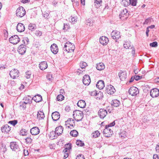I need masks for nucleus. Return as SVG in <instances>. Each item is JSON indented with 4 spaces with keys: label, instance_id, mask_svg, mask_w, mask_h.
<instances>
[{
    "label": "nucleus",
    "instance_id": "47",
    "mask_svg": "<svg viewBox=\"0 0 159 159\" xmlns=\"http://www.w3.org/2000/svg\"><path fill=\"white\" fill-rule=\"evenodd\" d=\"M21 9V11L20 12V14L22 13V15L20 14V17L24 16L26 14V11L24 7H22L20 6V9Z\"/></svg>",
    "mask_w": 159,
    "mask_h": 159
},
{
    "label": "nucleus",
    "instance_id": "37",
    "mask_svg": "<svg viewBox=\"0 0 159 159\" xmlns=\"http://www.w3.org/2000/svg\"><path fill=\"white\" fill-rule=\"evenodd\" d=\"M119 134L120 137L121 138H125L126 136V131L124 130H121Z\"/></svg>",
    "mask_w": 159,
    "mask_h": 159
},
{
    "label": "nucleus",
    "instance_id": "40",
    "mask_svg": "<svg viewBox=\"0 0 159 159\" xmlns=\"http://www.w3.org/2000/svg\"><path fill=\"white\" fill-rule=\"evenodd\" d=\"M76 143L77 145L80 147H82L84 145V143L83 141L79 140H76Z\"/></svg>",
    "mask_w": 159,
    "mask_h": 159
},
{
    "label": "nucleus",
    "instance_id": "49",
    "mask_svg": "<svg viewBox=\"0 0 159 159\" xmlns=\"http://www.w3.org/2000/svg\"><path fill=\"white\" fill-rule=\"evenodd\" d=\"M129 5L131 4L132 6H135L136 5L137 0H129Z\"/></svg>",
    "mask_w": 159,
    "mask_h": 159
},
{
    "label": "nucleus",
    "instance_id": "36",
    "mask_svg": "<svg viewBox=\"0 0 159 159\" xmlns=\"http://www.w3.org/2000/svg\"><path fill=\"white\" fill-rule=\"evenodd\" d=\"M100 135L99 132L98 131H96L94 132L92 134V135L93 138H95L98 137Z\"/></svg>",
    "mask_w": 159,
    "mask_h": 159
},
{
    "label": "nucleus",
    "instance_id": "60",
    "mask_svg": "<svg viewBox=\"0 0 159 159\" xmlns=\"http://www.w3.org/2000/svg\"><path fill=\"white\" fill-rule=\"evenodd\" d=\"M90 94L91 96H96L97 94V92L96 90L93 91L91 92Z\"/></svg>",
    "mask_w": 159,
    "mask_h": 159
},
{
    "label": "nucleus",
    "instance_id": "11",
    "mask_svg": "<svg viewBox=\"0 0 159 159\" xmlns=\"http://www.w3.org/2000/svg\"><path fill=\"white\" fill-rule=\"evenodd\" d=\"M10 147L13 151H14L16 152L19 151V146L16 142L11 143Z\"/></svg>",
    "mask_w": 159,
    "mask_h": 159
},
{
    "label": "nucleus",
    "instance_id": "15",
    "mask_svg": "<svg viewBox=\"0 0 159 159\" xmlns=\"http://www.w3.org/2000/svg\"><path fill=\"white\" fill-rule=\"evenodd\" d=\"M11 130V127L7 125H3L1 128V130L4 133H7Z\"/></svg>",
    "mask_w": 159,
    "mask_h": 159
},
{
    "label": "nucleus",
    "instance_id": "56",
    "mask_svg": "<svg viewBox=\"0 0 159 159\" xmlns=\"http://www.w3.org/2000/svg\"><path fill=\"white\" fill-rule=\"evenodd\" d=\"M35 34L37 36H40L42 35V33L39 30H36L35 32Z\"/></svg>",
    "mask_w": 159,
    "mask_h": 159
},
{
    "label": "nucleus",
    "instance_id": "34",
    "mask_svg": "<svg viewBox=\"0 0 159 159\" xmlns=\"http://www.w3.org/2000/svg\"><path fill=\"white\" fill-rule=\"evenodd\" d=\"M56 134L55 133V131H52L50 132L49 134L50 138L52 139H55L56 137H57V135H56Z\"/></svg>",
    "mask_w": 159,
    "mask_h": 159
},
{
    "label": "nucleus",
    "instance_id": "43",
    "mask_svg": "<svg viewBox=\"0 0 159 159\" xmlns=\"http://www.w3.org/2000/svg\"><path fill=\"white\" fill-rule=\"evenodd\" d=\"M27 131L25 129H22L20 130V135L22 136H25L27 135Z\"/></svg>",
    "mask_w": 159,
    "mask_h": 159
},
{
    "label": "nucleus",
    "instance_id": "46",
    "mask_svg": "<svg viewBox=\"0 0 159 159\" xmlns=\"http://www.w3.org/2000/svg\"><path fill=\"white\" fill-rule=\"evenodd\" d=\"M87 66V64L84 62H81L80 63V66L81 68L83 69L85 67Z\"/></svg>",
    "mask_w": 159,
    "mask_h": 159
},
{
    "label": "nucleus",
    "instance_id": "3",
    "mask_svg": "<svg viewBox=\"0 0 159 159\" xmlns=\"http://www.w3.org/2000/svg\"><path fill=\"white\" fill-rule=\"evenodd\" d=\"M9 75L11 78L16 79L19 76V71L17 69H13L10 72Z\"/></svg>",
    "mask_w": 159,
    "mask_h": 159
},
{
    "label": "nucleus",
    "instance_id": "48",
    "mask_svg": "<svg viewBox=\"0 0 159 159\" xmlns=\"http://www.w3.org/2000/svg\"><path fill=\"white\" fill-rule=\"evenodd\" d=\"M9 124H10L13 126H15L17 123V120H11L8 122Z\"/></svg>",
    "mask_w": 159,
    "mask_h": 159
},
{
    "label": "nucleus",
    "instance_id": "28",
    "mask_svg": "<svg viewBox=\"0 0 159 159\" xmlns=\"http://www.w3.org/2000/svg\"><path fill=\"white\" fill-rule=\"evenodd\" d=\"M104 68V65L102 63H99L97 64L96 68L98 70H103Z\"/></svg>",
    "mask_w": 159,
    "mask_h": 159
},
{
    "label": "nucleus",
    "instance_id": "61",
    "mask_svg": "<svg viewBox=\"0 0 159 159\" xmlns=\"http://www.w3.org/2000/svg\"><path fill=\"white\" fill-rule=\"evenodd\" d=\"M115 124V121H113V122L110 123L108 125H106V126L109 127H112L114 126Z\"/></svg>",
    "mask_w": 159,
    "mask_h": 159
},
{
    "label": "nucleus",
    "instance_id": "39",
    "mask_svg": "<svg viewBox=\"0 0 159 159\" xmlns=\"http://www.w3.org/2000/svg\"><path fill=\"white\" fill-rule=\"evenodd\" d=\"M93 21L91 19H89L87 20L86 24L87 25L91 26L93 25Z\"/></svg>",
    "mask_w": 159,
    "mask_h": 159
},
{
    "label": "nucleus",
    "instance_id": "44",
    "mask_svg": "<svg viewBox=\"0 0 159 159\" xmlns=\"http://www.w3.org/2000/svg\"><path fill=\"white\" fill-rule=\"evenodd\" d=\"M124 47L126 49L129 48L131 47L130 43L128 42H125L124 44Z\"/></svg>",
    "mask_w": 159,
    "mask_h": 159
},
{
    "label": "nucleus",
    "instance_id": "38",
    "mask_svg": "<svg viewBox=\"0 0 159 159\" xmlns=\"http://www.w3.org/2000/svg\"><path fill=\"white\" fill-rule=\"evenodd\" d=\"M129 0H122L121 4L124 6L126 7L129 5Z\"/></svg>",
    "mask_w": 159,
    "mask_h": 159
},
{
    "label": "nucleus",
    "instance_id": "7",
    "mask_svg": "<svg viewBox=\"0 0 159 159\" xmlns=\"http://www.w3.org/2000/svg\"><path fill=\"white\" fill-rule=\"evenodd\" d=\"M20 41V38L17 35L12 36L9 39V42L14 44L18 43Z\"/></svg>",
    "mask_w": 159,
    "mask_h": 159
},
{
    "label": "nucleus",
    "instance_id": "27",
    "mask_svg": "<svg viewBox=\"0 0 159 159\" xmlns=\"http://www.w3.org/2000/svg\"><path fill=\"white\" fill-rule=\"evenodd\" d=\"M94 5L96 7L98 8L101 6L102 3V0H94Z\"/></svg>",
    "mask_w": 159,
    "mask_h": 159
},
{
    "label": "nucleus",
    "instance_id": "12",
    "mask_svg": "<svg viewBox=\"0 0 159 159\" xmlns=\"http://www.w3.org/2000/svg\"><path fill=\"white\" fill-rule=\"evenodd\" d=\"M107 111L104 109H100L98 111V115L101 118H104L107 115Z\"/></svg>",
    "mask_w": 159,
    "mask_h": 159
},
{
    "label": "nucleus",
    "instance_id": "59",
    "mask_svg": "<svg viewBox=\"0 0 159 159\" xmlns=\"http://www.w3.org/2000/svg\"><path fill=\"white\" fill-rule=\"evenodd\" d=\"M20 32L24 31L25 30V27L24 25L20 23Z\"/></svg>",
    "mask_w": 159,
    "mask_h": 159
},
{
    "label": "nucleus",
    "instance_id": "55",
    "mask_svg": "<svg viewBox=\"0 0 159 159\" xmlns=\"http://www.w3.org/2000/svg\"><path fill=\"white\" fill-rule=\"evenodd\" d=\"M76 159H85V158L83 155L79 154L77 156Z\"/></svg>",
    "mask_w": 159,
    "mask_h": 159
},
{
    "label": "nucleus",
    "instance_id": "10",
    "mask_svg": "<svg viewBox=\"0 0 159 159\" xmlns=\"http://www.w3.org/2000/svg\"><path fill=\"white\" fill-rule=\"evenodd\" d=\"M75 122L72 118H69L66 122V125L68 128L71 129L75 125Z\"/></svg>",
    "mask_w": 159,
    "mask_h": 159
},
{
    "label": "nucleus",
    "instance_id": "35",
    "mask_svg": "<svg viewBox=\"0 0 159 159\" xmlns=\"http://www.w3.org/2000/svg\"><path fill=\"white\" fill-rule=\"evenodd\" d=\"M70 134L71 136L76 137L78 135V133L76 130H73L70 132Z\"/></svg>",
    "mask_w": 159,
    "mask_h": 159
},
{
    "label": "nucleus",
    "instance_id": "57",
    "mask_svg": "<svg viewBox=\"0 0 159 159\" xmlns=\"http://www.w3.org/2000/svg\"><path fill=\"white\" fill-rule=\"evenodd\" d=\"M47 78L49 81L52 80H53L52 75L49 74L47 76Z\"/></svg>",
    "mask_w": 159,
    "mask_h": 159
},
{
    "label": "nucleus",
    "instance_id": "32",
    "mask_svg": "<svg viewBox=\"0 0 159 159\" xmlns=\"http://www.w3.org/2000/svg\"><path fill=\"white\" fill-rule=\"evenodd\" d=\"M22 44H24V45H25V47H26V45L28 44L29 43V39L26 37H25L24 38H23V39L22 40Z\"/></svg>",
    "mask_w": 159,
    "mask_h": 159
},
{
    "label": "nucleus",
    "instance_id": "6",
    "mask_svg": "<svg viewBox=\"0 0 159 159\" xmlns=\"http://www.w3.org/2000/svg\"><path fill=\"white\" fill-rule=\"evenodd\" d=\"M128 14L127 9H123L119 15L120 18L122 20H126L128 17Z\"/></svg>",
    "mask_w": 159,
    "mask_h": 159
},
{
    "label": "nucleus",
    "instance_id": "31",
    "mask_svg": "<svg viewBox=\"0 0 159 159\" xmlns=\"http://www.w3.org/2000/svg\"><path fill=\"white\" fill-rule=\"evenodd\" d=\"M112 105L115 107H117L120 104V102L119 100L117 99H115L112 100V103H111Z\"/></svg>",
    "mask_w": 159,
    "mask_h": 159
},
{
    "label": "nucleus",
    "instance_id": "45",
    "mask_svg": "<svg viewBox=\"0 0 159 159\" xmlns=\"http://www.w3.org/2000/svg\"><path fill=\"white\" fill-rule=\"evenodd\" d=\"M70 45H69L68 44H66V43L64 45V47L63 48V50L64 51L67 52H68V50L67 49V48H68V50H69V49L70 48Z\"/></svg>",
    "mask_w": 159,
    "mask_h": 159
},
{
    "label": "nucleus",
    "instance_id": "42",
    "mask_svg": "<svg viewBox=\"0 0 159 159\" xmlns=\"http://www.w3.org/2000/svg\"><path fill=\"white\" fill-rule=\"evenodd\" d=\"M64 96L62 94L58 95L57 97V100L58 101H62L64 99Z\"/></svg>",
    "mask_w": 159,
    "mask_h": 159
},
{
    "label": "nucleus",
    "instance_id": "2",
    "mask_svg": "<svg viewBox=\"0 0 159 159\" xmlns=\"http://www.w3.org/2000/svg\"><path fill=\"white\" fill-rule=\"evenodd\" d=\"M73 115L74 118L77 121L81 120L84 116L82 111L79 110L74 111Z\"/></svg>",
    "mask_w": 159,
    "mask_h": 159
},
{
    "label": "nucleus",
    "instance_id": "50",
    "mask_svg": "<svg viewBox=\"0 0 159 159\" xmlns=\"http://www.w3.org/2000/svg\"><path fill=\"white\" fill-rule=\"evenodd\" d=\"M31 75V72L30 71H28L25 72V77L27 79L30 78Z\"/></svg>",
    "mask_w": 159,
    "mask_h": 159
},
{
    "label": "nucleus",
    "instance_id": "58",
    "mask_svg": "<svg viewBox=\"0 0 159 159\" xmlns=\"http://www.w3.org/2000/svg\"><path fill=\"white\" fill-rule=\"evenodd\" d=\"M68 150H69L71 148V144L70 143L67 144L65 145V148Z\"/></svg>",
    "mask_w": 159,
    "mask_h": 159
},
{
    "label": "nucleus",
    "instance_id": "33",
    "mask_svg": "<svg viewBox=\"0 0 159 159\" xmlns=\"http://www.w3.org/2000/svg\"><path fill=\"white\" fill-rule=\"evenodd\" d=\"M36 28V25L34 24L30 23L28 26V29L31 31L34 30Z\"/></svg>",
    "mask_w": 159,
    "mask_h": 159
},
{
    "label": "nucleus",
    "instance_id": "64",
    "mask_svg": "<svg viewBox=\"0 0 159 159\" xmlns=\"http://www.w3.org/2000/svg\"><path fill=\"white\" fill-rule=\"evenodd\" d=\"M43 16L45 18H47L49 16V14L47 12H45L43 14Z\"/></svg>",
    "mask_w": 159,
    "mask_h": 159
},
{
    "label": "nucleus",
    "instance_id": "51",
    "mask_svg": "<svg viewBox=\"0 0 159 159\" xmlns=\"http://www.w3.org/2000/svg\"><path fill=\"white\" fill-rule=\"evenodd\" d=\"M70 28V26L67 24H64L63 29L64 30H67Z\"/></svg>",
    "mask_w": 159,
    "mask_h": 159
},
{
    "label": "nucleus",
    "instance_id": "20",
    "mask_svg": "<svg viewBox=\"0 0 159 159\" xmlns=\"http://www.w3.org/2000/svg\"><path fill=\"white\" fill-rule=\"evenodd\" d=\"M39 129L37 127L32 128L30 129V133L33 135H36L39 133Z\"/></svg>",
    "mask_w": 159,
    "mask_h": 159
},
{
    "label": "nucleus",
    "instance_id": "25",
    "mask_svg": "<svg viewBox=\"0 0 159 159\" xmlns=\"http://www.w3.org/2000/svg\"><path fill=\"white\" fill-rule=\"evenodd\" d=\"M45 117L44 113L42 111H38L37 115V118L39 120L43 119Z\"/></svg>",
    "mask_w": 159,
    "mask_h": 159
},
{
    "label": "nucleus",
    "instance_id": "53",
    "mask_svg": "<svg viewBox=\"0 0 159 159\" xmlns=\"http://www.w3.org/2000/svg\"><path fill=\"white\" fill-rule=\"evenodd\" d=\"M151 22V19L150 18L146 19L143 23L144 25H148Z\"/></svg>",
    "mask_w": 159,
    "mask_h": 159
},
{
    "label": "nucleus",
    "instance_id": "24",
    "mask_svg": "<svg viewBox=\"0 0 159 159\" xmlns=\"http://www.w3.org/2000/svg\"><path fill=\"white\" fill-rule=\"evenodd\" d=\"M77 106L81 108H84L86 106V103L84 100H79L77 103Z\"/></svg>",
    "mask_w": 159,
    "mask_h": 159
},
{
    "label": "nucleus",
    "instance_id": "17",
    "mask_svg": "<svg viewBox=\"0 0 159 159\" xmlns=\"http://www.w3.org/2000/svg\"><path fill=\"white\" fill-rule=\"evenodd\" d=\"M52 117L53 120L55 121H57L60 118V113L57 111H55L53 112L52 114Z\"/></svg>",
    "mask_w": 159,
    "mask_h": 159
},
{
    "label": "nucleus",
    "instance_id": "18",
    "mask_svg": "<svg viewBox=\"0 0 159 159\" xmlns=\"http://www.w3.org/2000/svg\"><path fill=\"white\" fill-rule=\"evenodd\" d=\"M51 50L54 54H56L58 51L57 45L54 43L51 46Z\"/></svg>",
    "mask_w": 159,
    "mask_h": 159
},
{
    "label": "nucleus",
    "instance_id": "22",
    "mask_svg": "<svg viewBox=\"0 0 159 159\" xmlns=\"http://www.w3.org/2000/svg\"><path fill=\"white\" fill-rule=\"evenodd\" d=\"M97 87L100 89H102L104 87V83L102 80H99L96 84Z\"/></svg>",
    "mask_w": 159,
    "mask_h": 159
},
{
    "label": "nucleus",
    "instance_id": "13",
    "mask_svg": "<svg viewBox=\"0 0 159 159\" xmlns=\"http://www.w3.org/2000/svg\"><path fill=\"white\" fill-rule=\"evenodd\" d=\"M83 82L86 85H88L91 82L89 76L88 75H85L83 78Z\"/></svg>",
    "mask_w": 159,
    "mask_h": 159
},
{
    "label": "nucleus",
    "instance_id": "5",
    "mask_svg": "<svg viewBox=\"0 0 159 159\" xmlns=\"http://www.w3.org/2000/svg\"><path fill=\"white\" fill-rule=\"evenodd\" d=\"M103 133L105 136L107 137H109L112 134L113 131L109 127L106 126L105 129H104L103 131Z\"/></svg>",
    "mask_w": 159,
    "mask_h": 159
},
{
    "label": "nucleus",
    "instance_id": "16",
    "mask_svg": "<svg viewBox=\"0 0 159 159\" xmlns=\"http://www.w3.org/2000/svg\"><path fill=\"white\" fill-rule=\"evenodd\" d=\"M126 72L125 71H122V70L120 71V72L118 73V75L120 78V80L121 81H123L126 78Z\"/></svg>",
    "mask_w": 159,
    "mask_h": 159
},
{
    "label": "nucleus",
    "instance_id": "52",
    "mask_svg": "<svg viewBox=\"0 0 159 159\" xmlns=\"http://www.w3.org/2000/svg\"><path fill=\"white\" fill-rule=\"evenodd\" d=\"M150 45L152 47H156L157 46V42H154L150 43Z\"/></svg>",
    "mask_w": 159,
    "mask_h": 159
},
{
    "label": "nucleus",
    "instance_id": "4",
    "mask_svg": "<svg viewBox=\"0 0 159 159\" xmlns=\"http://www.w3.org/2000/svg\"><path fill=\"white\" fill-rule=\"evenodd\" d=\"M139 91L138 89L134 86L130 87L129 90V94L132 96L136 95L139 93Z\"/></svg>",
    "mask_w": 159,
    "mask_h": 159
},
{
    "label": "nucleus",
    "instance_id": "29",
    "mask_svg": "<svg viewBox=\"0 0 159 159\" xmlns=\"http://www.w3.org/2000/svg\"><path fill=\"white\" fill-rule=\"evenodd\" d=\"M66 44L70 45V48H71V49H69V50L68 51V52H73L75 48L74 45L69 42H67Z\"/></svg>",
    "mask_w": 159,
    "mask_h": 159
},
{
    "label": "nucleus",
    "instance_id": "41",
    "mask_svg": "<svg viewBox=\"0 0 159 159\" xmlns=\"http://www.w3.org/2000/svg\"><path fill=\"white\" fill-rule=\"evenodd\" d=\"M70 18L71 20H70L73 24H74L75 22L77 21V18L76 16H71Z\"/></svg>",
    "mask_w": 159,
    "mask_h": 159
},
{
    "label": "nucleus",
    "instance_id": "54",
    "mask_svg": "<svg viewBox=\"0 0 159 159\" xmlns=\"http://www.w3.org/2000/svg\"><path fill=\"white\" fill-rule=\"evenodd\" d=\"M25 140L27 143H31L32 141V139L29 137H28L26 138Z\"/></svg>",
    "mask_w": 159,
    "mask_h": 159
},
{
    "label": "nucleus",
    "instance_id": "8",
    "mask_svg": "<svg viewBox=\"0 0 159 159\" xmlns=\"http://www.w3.org/2000/svg\"><path fill=\"white\" fill-rule=\"evenodd\" d=\"M106 92L109 94H113L116 91V90L114 87L111 85H109L107 86L106 87Z\"/></svg>",
    "mask_w": 159,
    "mask_h": 159
},
{
    "label": "nucleus",
    "instance_id": "19",
    "mask_svg": "<svg viewBox=\"0 0 159 159\" xmlns=\"http://www.w3.org/2000/svg\"><path fill=\"white\" fill-rule=\"evenodd\" d=\"M109 41L108 39L105 36H102L100 39V42L103 45H106Z\"/></svg>",
    "mask_w": 159,
    "mask_h": 159
},
{
    "label": "nucleus",
    "instance_id": "30",
    "mask_svg": "<svg viewBox=\"0 0 159 159\" xmlns=\"http://www.w3.org/2000/svg\"><path fill=\"white\" fill-rule=\"evenodd\" d=\"M26 47H25V45H24L23 44H20V54H24L26 51Z\"/></svg>",
    "mask_w": 159,
    "mask_h": 159
},
{
    "label": "nucleus",
    "instance_id": "14",
    "mask_svg": "<svg viewBox=\"0 0 159 159\" xmlns=\"http://www.w3.org/2000/svg\"><path fill=\"white\" fill-rule=\"evenodd\" d=\"M120 32L117 31H113L111 34V36L112 38L115 39H119L120 37Z\"/></svg>",
    "mask_w": 159,
    "mask_h": 159
},
{
    "label": "nucleus",
    "instance_id": "9",
    "mask_svg": "<svg viewBox=\"0 0 159 159\" xmlns=\"http://www.w3.org/2000/svg\"><path fill=\"white\" fill-rule=\"evenodd\" d=\"M150 95L153 98L157 97L159 95V90L157 88L152 89L150 92Z\"/></svg>",
    "mask_w": 159,
    "mask_h": 159
},
{
    "label": "nucleus",
    "instance_id": "62",
    "mask_svg": "<svg viewBox=\"0 0 159 159\" xmlns=\"http://www.w3.org/2000/svg\"><path fill=\"white\" fill-rule=\"evenodd\" d=\"M23 153L25 156H27L29 154L28 150L27 149H24L23 150Z\"/></svg>",
    "mask_w": 159,
    "mask_h": 159
},
{
    "label": "nucleus",
    "instance_id": "1",
    "mask_svg": "<svg viewBox=\"0 0 159 159\" xmlns=\"http://www.w3.org/2000/svg\"><path fill=\"white\" fill-rule=\"evenodd\" d=\"M32 99L33 98L31 96L29 95L25 96L22 101L20 107H22L23 109H25L26 108V105L31 104Z\"/></svg>",
    "mask_w": 159,
    "mask_h": 159
},
{
    "label": "nucleus",
    "instance_id": "21",
    "mask_svg": "<svg viewBox=\"0 0 159 159\" xmlns=\"http://www.w3.org/2000/svg\"><path fill=\"white\" fill-rule=\"evenodd\" d=\"M40 69L42 70H44L48 67V65L46 61H43L40 62L39 65Z\"/></svg>",
    "mask_w": 159,
    "mask_h": 159
},
{
    "label": "nucleus",
    "instance_id": "26",
    "mask_svg": "<svg viewBox=\"0 0 159 159\" xmlns=\"http://www.w3.org/2000/svg\"><path fill=\"white\" fill-rule=\"evenodd\" d=\"M33 99L36 102H39L42 100V96L40 95H37L34 96L33 98Z\"/></svg>",
    "mask_w": 159,
    "mask_h": 159
},
{
    "label": "nucleus",
    "instance_id": "63",
    "mask_svg": "<svg viewBox=\"0 0 159 159\" xmlns=\"http://www.w3.org/2000/svg\"><path fill=\"white\" fill-rule=\"evenodd\" d=\"M134 78L136 80H139L141 79L142 78V77L139 75H135Z\"/></svg>",
    "mask_w": 159,
    "mask_h": 159
},
{
    "label": "nucleus",
    "instance_id": "23",
    "mask_svg": "<svg viewBox=\"0 0 159 159\" xmlns=\"http://www.w3.org/2000/svg\"><path fill=\"white\" fill-rule=\"evenodd\" d=\"M63 128L61 126H59L55 129V132L57 136L60 135L62 133Z\"/></svg>",
    "mask_w": 159,
    "mask_h": 159
}]
</instances>
